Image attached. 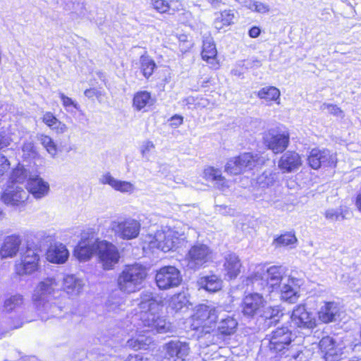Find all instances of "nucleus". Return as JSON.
<instances>
[{
  "instance_id": "nucleus-1",
  "label": "nucleus",
  "mask_w": 361,
  "mask_h": 361,
  "mask_svg": "<svg viewBox=\"0 0 361 361\" xmlns=\"http://www.w3.org/2000/svg\"><path fill=\"white\" fill-rule=\"evenodd\" d=\"M219 319L218 331L221 334L231 335L235 332L238 326L237 321L221 306L200 305L190 319V327L193 330L209 334L215 329Z\"/></svg>"
},
{
  "instance_id": "nucleus-2",
  "label": "nucleus",
  "mask_w": 361,
  "mask_h": 361,
  "mask_svg": "<svg viewBox=\"0 0 361 361\" xmlns=\"http://www.w3.org/2000/svg\"><path fill=\"white\" fill-rule=\"evenodd\" d=\"M59 282L54 277H47L39 281L32 294V302L42 319L59 316L62 307L59 305L55 295L59 290Z\"/></svg>"
},
{
  "instance_id": "nucleus-3",
  "label": "nucleus",
  "mask_w": 361,
  "mask_h": 361,
  "mask_svg": "<svg viewBox=\"0 0 361 361\" xmlns=\"http://www.w3.org/2000/svg\"><path fill=\"white\" fill-rule=\"evenodd\" d=\"M140 307L143 311L141 320L144 326L160 334L171 330V323L159 314L162 305L158 295L151 292L142 293L140 296Z\"/></svg>"
},
{
  "instance_id": "nucleus-4",
  "label": "nucleus",
  "mask_w": 361,
  "mask_h": 361,
  "mask_svg": "<svg viewBox=\"0 0 361 361\" xmlns=\"http://www.w3.org/2000/svg\"><path fill=\"white\" fill-rule=\"evenodd\" d=\"M286 268L281 266H272L266 270L259 267L256 272L247 279V284L249 282L256 287V288L264 289L265 286H268L274 290L285 281V278L288 276L286 274Z\"/></svg>"
},
{
  "instance_id": "nucleus-5",
  "label": "nucleus",
  "mask_w": 361,
  "mask_h": 361,
  "mask_svg": "<svg viewBox=\"0 0 361 361\" xmlns=\"http://www.w3.org/2000/svg\"><path fill=\"white\" fill-rule=\"evenodd\" d=\"M147 275L146 269L141 264H133L126 266L117 279L118 289L126 293L136 292L140 288Z\"/></svg>"
},
{
  "instance_id": "nucleus-6",
  "label": "nucleus",
  "mask_w": 361,
  "mask_h": 361,
  "mask_svg": "<svg viewBox=\"0 0 361 361\" xmlns=\"http://www.w3.org/2000/svg\"><path fill=\"white\" fill-rule=\"evenodd\" d=\"M264 164V159L258 154L244 152L231 157L225 165V171L232 175H239L250 171Z\"/></svg>"
},
{
  "instance_id": "nucleus-7",
  "label": "nucleus",
  "mask_w": 361,
  "mask_h": 361,
  "mask_svg": "<svg viewBox=\"0 0 361 361\" xmlns=\"http://www.w3.org/2000/svg\"><path fill=\"white\" fill-rule=\"evenodd\" d=\"M174 228L175 227H165L164 230L157 231L154 235L149 233L143 238V241L152 248L157 247L163 252H167L175 248L181 240H184V237L182 235H176L177 232Z\"/></svg>"
},
{
  "instance_id": "nucleus-8",
  "label": "nucleus",
  "mask_w": 361,
  "mask_h": 361,
  "mask_svg": "<svg viewBox=\"0 0 361 361\" xmlns=\"http://www.w3.org/2000/svg\"><path fill=\"white\" fill-rule=\"evenodd\" d=\"M155 280L159 289L167 290L178 286L182 281V276L176 267L166 266L157 271Z\"/></svg>"
},
{
  "instance_id": "nucleus-9",
  "label": "nucleus",
  "mask_w": 361,
  "mask_h": 361,
  "mask_svg": "<svg viewBox=\"0 0 361 361\" xmlns=\"http://www.w3.org/2000/svg\"><path fill=\"white\" fill-rule=\"evenodd\" d=\"M97 249L104 269H111L118 262L120 255L117 247L112 243L100 240L97 243Z\"/></svg>"
},
{
  "instance_id": "nucleus-10",
  "label": "nucleus",
  "mask_w": 361,
  "mask_h": 361,
  "mask_svg": "<svg viewBox=\"0 0 361 361\" xmlns=\"http://www.w3.org/2000/svg\"><path fill=\"white\" fill-rule=\"evenodd\" d=\"M213 251L207 245L197 243L188 253V265L193 269L200 268L213 259Z\"/></svg>"
},
{
  "instance_id": "nucleus-11",
  "label": "nucleus",
  "mask_w": 361,
  "mask_h": 361,
  "mask_svg": "<svg viewBox=\"0 0 361 361\" xmlns=\"http://www.w3.org/2000/svg\"><path fill=\"white\" fill-rule=\"evenodd\" d=\"M265 340H268L269 350L274 353L286 349L292 341L291 332L287 328H280L272 331Z\"/></svg>"
},
{
  "instance_id": "nucleus-12",
  "label": "nucleus",
  "mask_w": 361,
  "mask_h": 361,
  "mask_svg": "<svg viewBox=\"0 0 361 361\" xmlns=\"http://www.w3.org/2000/svg\"><path fill=\"white\" fill-rule=\"evenodd\" d=\"M29 193L18 185L13 184L8 187L1 196L2 201L7 205L22 207L27 202Z\"/></svg>"
},
{
  "instance_id": "nucleus-13",
  "label": "nucleus",
  "mask_w": 361,
  "mask_h": 361,
  "mask_svg": "<svg viewBox=\"0 0 361 361\" xmlns=\"http://www.w3.org/2000/svg\"><path fill=\"white\" fill-rule=\"evenodd\" d=\"M98 242V239L94 235L86 237L85 234H83L81 240L75 248V257L80 262L88 261L97 250Z\"/></svg>"
},
{
  "instance_id": "nucleus-14",
  "label": "nucleus",
  "mask_w": 361,
  "mask_h": 361,
  "mask_svg": "<svg viewBox=\"0 0 361 361\" xmlns=\"http://www.w3.org/2000/svg\"><path fill=\"white\" fill-rule=\"evenodd\" d=\"M289 133H274L269 132L264 137V144L274 153L278 154L283 152L289 144Z\"/></svg>"
},
{
  "instance_id": "nucleus-15",
  "label": "nucleus",
  "mask_w": 361,
  "mask_h": 361,
  "mask_svg": "<svg viewBox=\"0 0 361 361\" xmlns=\"http://www.w3.org/2000/svg\"><path fill=\"white\" fill-rule=\"evenodd\" d=\"M99 183L103 185H109L116 191L122 193L132 194L135 190V186L133 183L116 179L109 172H106L101 176Z\"/></svg>"
},
{
  "instance_id": "nucleus-16",
  "label": "nucleus",
  "mask_w": 361,
  "mask_h": 361,
  "mask_svg": "<svg viewBox=\"0 0 361 361\" xmlns=\"http://www.w3.org/2000/svg\"><path fill=\"white\" fill-rule=\"evenodd\" d=\"M263 297L258 293H252L246 295L242 303V312L247 317H253L257 314L264 307Z\"/></svg>"
},
{
  "instance_id": "nucleus-17",
  "label": "nucleus",
  "mask_w": 361,
  "mask_h": 361,
  "mask_svg": "<svg viewBox=\"0 0 361 361\" xmlns=\"http://www.w3.org/2000/svg\"><path fill=\"white\" fill-rule=\"evenodd\" d=\"M319 348L324 361H338L342 351L336 346L335 341L330 336L324 337L319 341Z\"/></svg>"
},
{
  "instance_id": "nucleus-18",
  "label": "nucleus",
  "mask_w": 361,
  "mask_h": 361,
  "mask_svg": "<svg viewBox=\"0 0 361 361\" xmlns=\"http://www.w3.org/2000/svg\"><path fill=\"white\" fill-rule=\"evenodd\" d=\"M302 164L300 156L293 151L284 153L278 162V167L283 173H292L298 170Z\"/></svg>"
},
{
  "instance_id": "nucleus-19",
  "label": "nucleus",
  "mask_w": 361,
  "mask_h": 361,
  "mask_svg": "<svg viewBox=\"0 0 361 361\" xmlns=\"http://www.w3.org/2000/svg\"><path fill=\"white\" fill-rule=\"evenodd\" d=\"M241 267L242 262L238 255L230 252L225 255L223 268L225 276L229 279H235L240 273Z\"/></svg>"
},
{
  "instance_id": "nucleus-20",
  "label": "nucleus",
  "mask_w": 361,
  "mask_h": 361,
  "mask_svg": "<svg viewBox=\"0 0 361 361\" xmlns=\"http://www.w3.org/2000/svg\"><path fill=\"white\" fill-rule=\"evenodd\" d=\"M27 188V192L37 199L45 197L49 191V184L38 176H32L29 178Z\"/></svg>"
},
{
  "instance_id": "nucleus-21",
  "label": "nucleus",
  "mask_w": 361,
  "mask_h": 361,
  "mask_svg": "<svg viewBox=\"0 0 361 361\" xmlns=\"http://www.w3.org/2000/svg\"><path fill=\"white\" fill-rule=\"evenodd\" d=\"M69 252L66 245L57 243L51 245L46 253L47 259L54 264H64L68 259Z\"/></svg>"
},
{
  "instance_id": "nucleus-22",
  "label": "nucleus",
  "mask_w": 361,
  "mask_h": 361,
  "mask_svg": "<svg viewBox=\"0 0 361 361\" xmlns=\"http://www.w3.org/2000/svg\"><path fill=\"white\" fill-rule=\"evenodd\" d=\"M281 298L283 300L289 303H294L297 301L299 295L298 294V284L296 280L288 276L285 281L279 286Z\"/></svg>"
},
{
  "instance_id": "nucleus-23",
  "label": "nucleus",
  "mask_w": 361,
  "mask_h": 361,
  "mask_svg": "<svg viewBox=\"0 0 361 361\" xmlns=\"http://www.w3.org/2000/svg\"><path fill=\"white\" fill-rule=\"evenodd\" d=\"M21 244V239L18 235L6 237L0 248L1 259L13 258L16 256Z\"/></svg>"
},
{
  "instance_id": "nucleus-24",
  "label": "nucleus",
  "mask_w": 361,
  "mask_h": 361,
  "mask_svg": "<svg viewBox=\"0 0 361 361\" xmlns=\"http://www.w3.org/2000/svg\"><path fill=\"white\" fill-rule=\"evenodd\" d=\"M291 326L295 327L312 328L314 323L312 322L309 312L304 306H298L290 316Z\"/></svg>"
},
{
  "instance_id": "nucleus-25",
  "label": "nucleus",
  "mask_w": 361,
  "mask_h": 361,
  "mask_svg": "<svg viewBox=\"0 0 361 361\" xmlns=\"http://www.w3.org/2000/svg\"><path fill=\"white\" fill-rule=\"evenodd\" d=\"M202 178L214 183V186L221 190L228 188V181L222 176L221 171L213 166L206 167L202 172Z\"/></svg>"
},
{
  "instance_id": "nucleus-26",
  "label": "nucleus",
  "mask_w": 361,
  "mask_h": 361,
  "mask_svg": "<svg viewBox=\"0 0 361 361\" xmlns=\"http://www.w3.org/2000/svg\"><path fill=\"white\" fill-rule=\"evenodd\" d=\"M84 285L83 281L75 275H67L63 279V290L72 298L80 295Z\"/></svg>"
},
{
  "instance_id": "nucleus-27",
  "label": "nucleus",
  "mask_w": 361,
  "mask_h": 361,
  "mask_svg": "<svg viewBox=\"0 0 361 361\" xmlns=\"http://www.w3.org/2000/svg\"><path fill=\"white\" fill-rule=\"evenodd\" d=\"M156 99L150 92L143 90L136 92L133 98V107L137 111H147V108L154 104Z\"/></svg>"
},
{
  "instance_id": "nucleus-28",
  "label": "nucleus",
  "mask_w": 361,
  "mask_h": 361,
  "mask_svg": "<svg viewBox=\"0 0 361 361\" xmlns=\"http://www.w3.org/2000/svg\"><path fill=\"white\" fill-rule=\"evenodd\" d=\"M201 54L202 59L210 63L212 68L215 69L219 68V63L216 60L217 51L212 38L207 37L203 40Z\"/></svg>"
},
{
  "instance_id": "nucleus-29",
  "label": "nucleus",
  "mask_w": 361,
  "mask_h": 361,
  "mask_svg": "<svg viewBox=\"0 0 361 361\" xmlns=\"http://www.w3.org/2000/svg\"><path fill=\"white\" fill-rule=\"evenodd\" d=\"M339 308L334 302H325L317 312L319 319L324 323L335 322L338 317Z\"/></svg>"
},
{
  "instance_id": "nucleus-30",
  "label": "nucleus",
  "mask_w": 361,
  "mask_h": 361,
  "mask_svg": "<svg viewBox=\"0 0 361 361\" xmlns=\"http://www.w3.org/2000/svg\"><path fill=\"white\" fill-rule=\"evenodd\" d=\"M197 285L200 288L215 293L221 289L223 281L218 276L213 274L200 277L197 280Z\"/></svg>"
},
{
  "instance_id": "nucleus-31",
  "label": "nucleus",
  "mask_w": 361,
  "mask_h": 361,
  "mask_svg": "<svg viewBox=\"0 0 361 361\" xmlns=\"http://www.w3.org/2000/svg\"><path fill=\"white\" fill-rule=\"evenodd\" d=\"M167 353L171 357H177V359L185 358L189 353L190 348L185 342L171 341L166 345Z\"/></svg>"
},
{
  "instance_id": "nucleus-32",
  "label": "nucleus",
  "mask_w": 361,
  "mask_h": 361,
  "mask_svg": "<svg viewBox=\"0 0 361 361\" xmlns=\"http://www.w3.org/2000/svg\"><path fill=\"white\" fill-rule=\"evenodd\" d=\"M256 95L260 99L264 100L267 105H271L272 102L280 104V90L274 86H267L261 88Z\"/></svg>"
},
{
  "instance_id": "nucleus-33",
  "label": "nucleus",
  "mask_w": 361,
  "mask_h": 361,
  "mask_svg": "<svg viewBox=\"0 0 361 361\" xmlns=\"http://www.w3.org/2000/svg\"><path fill=\"white\" fill-rule=\"evenodd\" d=\"M150 4L153 9L159 13H166L172 11L174 12L182 10V4L178 1H171V4L166 0H150Z\"/></svg>"
},
{
  "instance_id": "nucleus-34",
  "label": "nucleus",
  "mask_w": 361,
  "mask_h": 361,
  "mask_svg": "<svg viewBox=\"0 0 361 361\" xmlns=\"http://www.w3.org/2000/svg\"><path fill=\"white\" fill-rule=\"evenodd\" d=\"M235 13L233 10L226 9L215 13L214 25L217 30L229 26L234 23Z\"/></svg>"
},
{
  "instance_id": "nucleus-35",
  "label": "nucleus",
  "mask_w": 361,
  "mask_h": 361,
  "mask_svg": "<svg viewBox=\"0 0 361 361\" xmlns=\"http://www.w3.org/2000/svg\"><path fill=\"white\" fill-rule=\"evenodd\" d=\"M189 305H190L189 295L185 291L172 295L169 301V307L176 312L188 308Z\"/></svg>"
},
{
  "instance_id": "nucleus-36",
  "label": "nucleus",
  "mask_w": 361,
  "mask_h": 361,
  "mask_svg": "<svg viewBox=\"0 0 361 361\" xmlns=\"http://www.w3.org/2000/svg\"><path fill=\"white\" fill-rule=\"evenodd\" d=\"M43 122L56 133L61 134L67 131V126L58 120L51 112H47L42 118Z\"/></svg>"
},
{
  "instance_id": "nucleus-37",
  "label": "nucleus",
  "mask_w": 361,
  "mask_h": 361,
  "mask_svg": "<svg viewBox=\"0 0 361 361\" xmlns=\"http://www.w3.org/2000/svg\"><path fill=\"white\" fill-rule=\"evenodd\" d=\"M38 267H35V262L23 259L16 262L14 266L15 273L20 276L32 274L36 271Z\"/></svg>"
},
{
  "instance_id": "nucleus-38",
  "label": "nucleus",
  "mask_w": 361,
  "mask_h": 361,
  "mask_svg": "<svg viewBox=\"0 0 361 361\" xmlns=\"http://www.w3.org/2000/svg\"><path fill=\"white\" fill-rule=\"evenodd\" d=\"M317 161H319L317 169L322 166L333 168L336 164V154L327 149L319 151L317 153Z\"/></svg>"
},
{
  "instance_id": "nucleus-39",
  "label": "nucleus",
  "mask_w": 361,
  "mask_h": 361,
  "mask_svg": "<svg viewBox=\"0 0 361 361\" xmlns=\"http://www.w3.org/2000/svg\"><path fill=\"white\" fill-rule=\"evenodd\" d=\"M24 305V298L20 294H16L6 298L4 303V310L11 312L17 310Z\"/></svg>"
},
{
  "instance_id": "nucleus-40",
  "label": "nucleus",
  "mask_w": 361,
  "mask_h": 361,
  "mask_svg": "<svg viewBox=\"0 0 361 361\" xmlns=\"http://www.w3.org/2000/svg\"><path fill=\"white\" fill-rule=\"evenodd\" d=\"M125 306V299L123 297L117 296L116 293H114L109 298L106 307L109 312L118 313L123 310Z\"/></svg>"
},
{
  "instance_id": "nucleus-41",
  "label": "nucleus",
  "mask_w": 361,
  "mask_h": 361,
  "mask_svg": "<svg viewBox=\"0 0 361 361\" xmlns=\"http://www.w3.org/2000/svg\"><path fill=\"white\" fill-rule=\"evenodd\" d=\"M114 232L117 236L123 240H130L137 237L139 227H114Z\"/></svg>"
},
{
  "instance_id": "nucleus-42",
  "label": "nucleus",
  "mask_w": 361,
  "mask_h": 361,
  "mask_svg": "<svg viewBox=\"0 0 361 361\" xmlns=\"http://www.w3.org/2000/svg\"><path fill=\"white\" fill-rule=\"evenodd\" d=\"M140 62L143 75L148 78L152 75L156 67L154 61L149 56L142 55L140 56Z\"/></svg>"
},
{
  "instance_id": "nucleus-43",
  "label": "nucleus",
  "mask_w": 361,
  "mask_h": 361,
  "mask_svg": "<svg viewBox=\"0 0 361 361\" xmlns=\"http://www.w3.org/2000/svg\"><path fill=\"white\" fill-rule=\"evenodd\" d=\"M150 343L151 339L144 336H138L137 338H133L128 341V346L135 350L145 348Z\"/></svg>"
},
{
  "instance_id": "nucleus-44",
  "label": "nucleus",
  "mask_w": 361,
  "mask_h": 361,
  "mask_svg": "<svg viewBox=\"0 0 361 361\" xmlns=\"http://www.w3.org/2000/svg\"><path fill=\"white\" fill-rule=\"evenodd\" d=\"M297 238L295 234L291 233H284L274 240L276 246H288L295 244Z\"/></svg>"
},
{
  "instance_id": "nucleus-45",
  "label": "nucleus",
  "mask_w": 361,
  "mask_h": 361,
  "mask_svg": "<svg viewBox=\"0 0 361 361\" xmlns=\"http://www.w3.org/2000/svg\"><path fill=\"white\" fill-rule=\"evenodd\" d=\"M41 144L47 149V151L51 155L54 156L57 152V147L52 139L44 135H41L39 137Z\"/></svg>"
},
{
  "instance_id": "nucleus-46",
  "label": "nucleus",
  "mask_w": 361,
  "mask_h": 361,
  "mask_svg": "<svg viewBox=\"0 0 361 361\" xmlns=\"http://www.w3.org/2000/svg\"><path fill=\"white\" fill-rule=\"evenodd\" d=\"M27 171L23 165L18 164L16 168L13 170L11 178L18 183L23 182L27 177Z\"/></svg>"
},
{
  "instance_id": "nucleus-47",
  "label": "nucleus",
  "mask_w": 361,
  "mask_h": 361,
  "mask_svg": "<svg viewBox=\"0 0 361 361\" xmlns=\"http://www.w3.org/2000/svg\"><path fill=\"white\" fill-rule=\"evenodd\" d=\"M10 169L9 160L4 155L0 154V183L5 178Z\"/></svg>"
},
{
  "instance_id": "nucleus-48",
  "label": "nucleus",
  "mask_w": 361,
  "mask_h": 361,
  "mask_svg": "<svg viewBox=\"0 0 361 361\" xmlns=\"http://www.w3.org/2000/svg\"><path fill=\"white\" fill-rule=\"evenodd\" d=\"M283 314L281 313V310L279 307H269L267 310L265 312L264 317L267 318H269L271 319H273L274 322L278 321L279 319L276 318H279L280 316H282Z\"/></svg>"
},
{
  "instance_id": "nucleus-49",
  "label": "nucleus",
  "mask_w": 361,
  "mask_h": 361,
  "mask_svg": "<svg viewBox=\"0 0 361 361\" xmlns=\"http://www.w3.org/2000/svg\"><path fill=\"white\" fill-rule=\"evenodd\" d=\"M322 108L323 109H326L329 113H330L336 116H338L340 118H343L344 116L343 111L339 107H338L336 105L324 104L322 106Z\"/></svg>"
},
{
  "instance_id": "nucleus-50",
  "label": "nucleus",
  "mask_w": 361,
  "mask_h": 361,
  "mask_svg": "<svg viewBox=\"0 0 361 361\" xmlns=\"http://www.w3.org/2000/svg\"><path fill=\"white\" fill-rule=\"evenodd\" d=\"M21 259L33 262L35 264V267H39V257L34 250L28 249Z\"/></svg>"
},
{
  "instance_id": "nucleus-51",
  "label": "nucleus",
  "mask_w": 361,
  "mask_h": 361,
  "mask_svg": "<svg viewBox=\"0 0 361 361\" xmlns=\"http://www.w3.org/2000/svg\"><path fill=\"white\" fill-rule=\"evenodd\" d=\"M269 11L270 8L269 5L260 1H255L252 11L264 14L269 13Z\"/></svg>"
},
{
  "instance_id": "nucleus-52",
  "label": "nucleus",
  "mask_w": 361,
  "mask_h": 361,
  "mask_svg": "<svg viewBox=\"0 0 361 361\" xmlns=\"http://www.w3.org/2000/svg\"><path fill=\"white\" fill-rule=\"evenodd\" d=\"M59 97L62 101V104L65 108H68L70 106H73L75 109H78V104L75 102L71 98L66 96L63 93L60 92Z\"/></svg>"
},
{
  "instance_id": "nucleus-53",
  "label": "nucleus",
  "mask_w": 361,
  "mask_h": 361,
  "mask_svg": "<svg viewBox=\"0 0 361 361\" xmlns=\"http://www.w3.org/2000/svg\"><path fill=\"white\" fill-rule=\"evenodd\" d=\"M350 213L345 212V214H338L334 212L333 210H329L326 212V216L330 219L340 220L344 218H348L350 216Z\"/></svg>"
},
{
  "instance_id": "nucleus-54",
  "label": "nucleus",
  "mask_w": 361,
  "mask_h": 361,
  "mask_svg": "<svg viewBox=\"0 0 361 361\" xmlns=\"http://www.w3.org/2000/svg\"><path fill=\"white\" fill-rule=\"evenodd\" d=\"M153 149H154V145L152 141H145L140 147L142 157H147Z\"/></svg>"
},
{
  "instance_id": "nucleus-55",
  "label": "nucleus",
  "mask_w": 361,
  "mask_h": 361,
  "mask_svg": "<svg viewBox=\"0 0 361 361\" xmlns=\"http://www.w3.org/2000/svg\"><path fill=\"white\" fill-rule=\"evenodd\" d=\"M22 151L25 157H29L35 154L34 144L32 142H25L23 147Z\"/></svg>"
},
{
  "instance_id": "nucleus-56",
  "label": "nucleus",
  "mask_w": 361,
  "mask_h": 361,
  "mask_svg": "<svg viewBox=\"0 0 361 361\" xmlns=\"http://www.w3.org/2000/svg\"><path fill=\"white\" fill-rule=\"evenodd\" d=\"M12 138L5 131L0 132V149L11 145Z\"/></svg>"
},
{
  "instance_id": "nucleus-57",
  "label": "nucleus",
  "mask_w": 361,
  "mask_h": 361,
  "mask_svg": "<svg viewBox=\"0 0 361 361\" xmlns=\"http://www.w3.org/2000/svg\"><path fill=\"white\" fill-rule=\"evenodd\" d=\"M183 118L179 115H175L171 118L170 125L172 127L177 128L183 124Z\"/></svg>"
},
{
  "instance_id": "nucleus-58",
  "label": "nucleus",
  "mask_w": 361,
  "mask_h": 361,
  "mask_svg": "<svg viewBox=\"0 0 361 361\" xmlns=\"http://www.w3.org/2000/svg\"><path fill=\"white\" fill-rule=\"evenodd\" d=\"M84 94L87 97L92 99L94 97H97L99 92L95 89H88L85 91Z\"/></svg>"
},
{
  "instance_id": "nucleus-59",
  "label": "nucleus",
  "mask_w": 361,
  "mask_h": 361,
  "mask_svg": "<svg viewBox=\"0 0 361 361\" xmlns=\"http://www.w3.org/2000/svg\"><path fill=\"white\" fill-rule=\"evenodd\" d=\"M140 226V224L133 219H127L124 221H122L119 224L118 226Z\"/></svg>"
},
{
  "instance_id": "nucleus-60",
  "label": "nucleus",
  "mask_w": 361,
  "mask_h": 361,
  "mask_svg": "<svg viewBox=\"0 0 361 361\" xmlns=\"http://www.w3.org/2000/svg\"><path fill=\"white\" fill-rule=\"evenodd\" d=\"M261 30L258 27H252L249 30V36L252 38H256L260 35Z\"/></svg>"
},
{
  "instance_id": "nucleus-61",
  "label": "nucleus",
  "mask_w": 361,
  "mask_h": 361,
  "mask_svg": "<svg viewBox=\"0 0 361 361\" xmlns=\"http://www.w3.org/2000/svg\"><path fill=\"white\" fill-rule=\"evenodd\" d=\"M240 3L244 6L245 7L247 8L250 10H252L253 5L255 3V1L252 0H240Z\"/></svg>"
},
{
  "instance_id": "nucleus-62",
  "label": "nucleus",
  "mask_w": 361,
  "mask_h": 361,
  "mask_svg": "<svg viewBox=\"0 0 361 361\" xmlns=\"http://www.w3.org/2000/svg\"><path fill=\"white\" fill-rule=\"evenodd\" d=\"M125 361H148L147 358H144L139 355H130Z\"/></svg>"
},
{
  "instance_id": "nucleus-63",
  "label": "nucleus",
  "mask_w": 361,
  "mask_h": 361,
  "mask_svg": "<svg viewBox=\"0 0 361 361\" xmlns=\"http://www.w3.org/2000/svg\"><path fill=\"white\" fill-rule=\"evenodd\" d=\"M308 162L312 169H316L315 155L313 154V151L311 152L310 156L308 157Z\"/></svg>"
},
{
  "instance_id": "nucleus-64",
  "label": "nucleus",
  "mask_w": 361,
  "mask_h": 361,
  "mask_svg": "<svg viewBox=\"0 0 361 361\" xmlns=\"http://www.w3.org/2000/svg\"><path fill=\"white\" fill-rule=\"evenodd\" d=\"M356 207L360 212H361V194H360L356 199Z\"/></svg>"
}]
</instances>
